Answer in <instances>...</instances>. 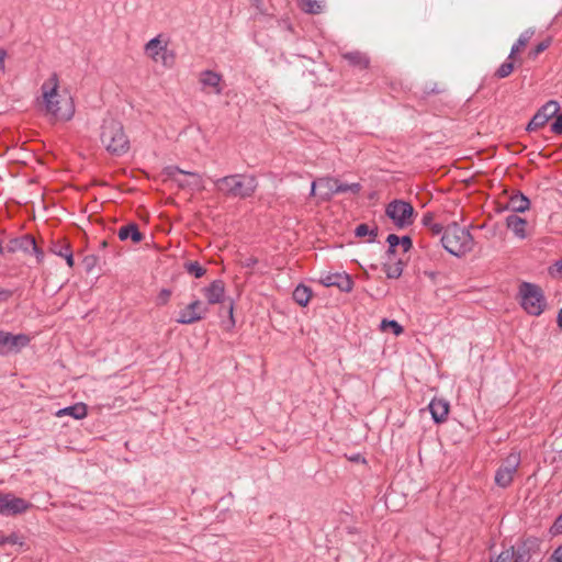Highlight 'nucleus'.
Here are the masks:
<instances>
[{"instance_id": "obj_1", "label": "nucleus", "mask_w": 562, "mask_h": 562, "mask_svg": "<svg viewBox=\"0 0 562 562\" xmlns=\"http://www.w3.org/2000/svg\"><path fill=\"white\" fill-rule=\"evenodd\" d=\"M59 80L56 74H53L42 85V97L45 113L56 121H69L75 114V104L70 97L61 95L58 92Z\"/></svg>"}, {"instance_id": "obj_2", "label": "nucleus", "mask_w": 562, "mask_h": 562, "mask_svg": "<svg viewBox=\"0 0 562 562\" xmlns=\"http://www.w3.org/2000/svg\"><path fill=\"white\" fill-rule=\"evenodd\" d=\"M218 192L231 198L247 199L254 195L258 181L252 175L235 173L215 180Z\"/></svg>"}, {"instance_id": "obj_3", "label": "nucleus", "mask_w": 562, "mask_h": 562, "mask_svg": "<svg viewBox=\"0 0 562 562\" xmlns=\"http://www.w3.org/2000/svg\"><path fill=\"white\" fill-rule=\"evenodd\" d=\"M441 244L448 252L461 257L473 250L474 239L469 229L452 223L443 231Z\"/></svg>"}, {"instance_id": "obj_4", "label": "nucleus", "mask_w": 562, "mask_h": 562, "mask_svg": "<svg viewBox=\"0 0 562 562\" xmlns=\"http://www.w3.org/2000/svg\"><path fill=\"white\" fill-rule=\"evenodd\" d=\"M101 142L108 151L114 155H122L128 149V139L122 124L114 119L103 121Z\"/></svg>"}, {"instance_id": "obj_5", "label": "nucleus", "mask_w": 562, "mask_h": 562, "mask_svg": "<svg viewBox=\"0 0 562 562\" xmlns=\"http://www.w3.org/2000/svg\"><path fill=\"white\" fill-rule=\"evenodd\" d=\"M225 292V284L222 280H214L201 289V293L207 302L206 305L221 304V311H225L229 317L228 327L231 328L235 325L234 302L226 299Z\"/></svg>"}, {"instance_id": "obj_6", "label": "nucleus", "mask_w": 562, "mask_h": 562, "mask_svg": "<svg viewBox=\"0 0 562 562\" xmlns=\"http://www.w3.org/2000/svg\"><path fill=\"white\" fill-rule=\"evenodd\" d=\"M385 214L392 220L397 228H405L413 224L415 211L411 203L403 200L390 202L385 209Z\"/></svg>"}, {"instance_id": "obj_7", "label": "nucleus", "mask_w": 562, "mask_h": 562, "mask_svg": "<svg viewBox=\"0 0 562 562\" xmlns=\"http://www.w3.org/2000/svg\"><path fill=\"white\" fill-rule=\"evenodd\" d=\"M521 306L530 315H540L543 312L544 299L541 290L533 284L522 283L519 290Z\"/></svg>"}, {"instance_id": "obj_8", "label": "nucleus", "mask_w": 562, "mask_h": 562, "mask_svg": "<svg viewBox=\"0 0 562 562\" xmlns=\"http://www.w3.org/2000/svg\"><path fill=\"white\" fill-rule=\"evenodd\" d=\"M144 49L147 57L153 61L161 63L167 68L173 66L175 53L168 49L167 42L162 41L161 35H158L147 42Z\"/></svg>"}, {"instance_id": "obj_9", "label": "nucleus", "mask_w": 562, "mask_h": 562, "mask_svg": "<svg viewBox=\"0 0 562 562\" xmlns=\"http://www.w3.org/2000/svg\"><path fill=\"white\" fill-rule=\"evenodd\" d=\"M520 464V456L519 453L513 452L510 453L499 465L495 473V483L499 487H508Z\"/></svg>"}, {"instance_id": "obj_10", "label": "nucleus", "mask_w": 562, "mask_h": 562, "mask_svg": "<svg viewBox=\"0 0 562 562\" xmlns=\"http://www.w3.org/2000/svg\"><path fill=\"white\" fill-rule=\"evenodd\" d=\"M209 313V306L201 300H194L179 312L177 323L183 325L200 322Z\"/></svg>"}, {"instance_id": "obj_11", "label": "nucleus", "mask_w": 562, "mask_h": 562, "mask_svg": "<svg viewBox=\"0 0 562 562\" xmlns=\"http://www.w3.org/2000/svg\"><path fill=\"white\" fill-rule=\"evenodd\" d=\"M8 252L23 251L36 257V262L41 263L44 259V252L37 247L35 239L30 235H24L10 240L7 245Z\"/></svg>"}, {"instance_id": "obj_12", "label": "nucleus", "mask_w": 562, "mask_h": 562, "mask_svg": "<svg viewBox=\"0 0 562 562\" xmlns=\"http://www.w3.org/2000/svg\"><path fill=\"white\" fill-rule=\"evenodd\" d=\"M318 281L324 286H336L342 292H350L353 288V281L346 272H322Z\"/></svg>"}, {"instance_id": "obj_13", "label": "nucleus", "mask_w": 562, "mask_h": 562, "mask_svg": "<svg viewBox=\"0 0 562 562\" xmlns=\"http://www.w3.org/2000/svg\"><path fill=\"white\" fill-rule=\"evenodd\" d=\"M30 342L26 335H13L11 333L0 331V356L18 352Z\"/></svg>"}, {"instance_id": "obj_14", "label": "nucleus", "mask_w": 562, "mask_h": 562, "mask_svg": "<svg viewBox=\"0 0 562 562\" xmlns=\"http://www.w3.org/2000/svg\"><path fill=\"white\" fill-rule=\"evenodd\" d=\"M31 504L13 494H4L0 496V515L12 516L24 513L30 508Z\"/></svg>"}, {"instance_id": "obj_15", "label": "nucleus", "mask_w": 562, "mask_h": 562, "mask_svg": "<svg viewBox=\"0 0 562 562\" xmlns=\"http://www.w3.org/2000/svg\"><path fill=\"white\" fill-rule=\"evenodd\" d=\"M560 105L557 101H548L531 119L527 131L532 132L541 128L547 122L558 114Z\"/></svg>"}, {"instance_id": "obj_16", "label": "nucleus", "mask_w": 562, "mask_h": 562, "mask_svg": "<svg viewBox=\"0 0 562 562\" xmlns=\"http://www.w3.org/2000/svg\"><path fill=\"white\" fill-rule=\"evenodd\" d=\"M338 179L333 177H322L312 182L311 194H315L316 187L319 189V198L323 201H329L335 194H337L336 187L338 186Z\"/></svg>"}, {"instance_id": "obj_17", "label": "nucleus", "mask_w": 562, "mask_h": 562, "mask_svg": "<svg viewBox=\"0 0 562 562\" xmlns=\"http://www.w3.org/2000/svg\"><path fill=\"white\" fill-rule=\"evenodd\" d=\"M529 554L524 547H519L515 549L510 547L508 549L503 550L495 560H491V562H528Z\"/></svg>"}, {"instance_id": "obj_18", "label": "nucleus", "mask_w": 562, "mask_h": 562, "mask_svg": "<svg viewBox=\"0 0 562 562\" xmlns=\"http://www.w3.org/2000/svg\"><path fill=\"white\" fill-rule=\"evenodd\" d=\"M176 173H181V175H186V176L190 177V179H188V180H183V181L182 180H178L179 187H181V188L199 189V190L204 188L201 175H199L196 172H191V171L182 170L179 167L170 168L169 175L175 177Z\"/></svg>"}, {"instance_id": "obj_19", "label": "nucleus", "mask_w": 562, "mask_h": 562, "mask_svg": "<svg viewBox=\"0 0 562 562\" xmlns=\"http://www.w3.org/2000/svg\"><path fill=\"white\" fill-rule=\"evenodd\" d=\"M199 81L204 89L209 88L210 92H214L215 94L222 93V76L220 74L212 70H204L200 74Z\"/></svg>"}, {"instance_id": "obj_20", "label": "nucleus", "mask_w": 562, "mask_h": 562, "mask_svg": "<svg viewBox=\"0 0 562 562\" xmlns=\"http://www.w3.org/2000/svg\"><path fill=\"white\" fill-rule=\"evenodd\" d=\"M435 423H442L447 419L449 414V403L442 398H434L428 405Z\"/></svg>"}, {"instance_id": "obj_21", "label": "nucleus", "mask_w": 562, "mask_h": 562, "mask_svg": "<svg viewBox=\"0 0 562 562\" xmlns=\"http://www.w3.org/2000/svg\"><path fill=\"white\" fill-rule=\"evenodd\" d=\"M527 221L520 216L513 214L506 217V226L513 232V234L519 239H525L527 234Z\"/></svg>"}, {"instance_id": "obj_22", "label": "nucleus", "mask_w": 562, "mask_h": 562, "mask_svg": "<svg viewBox=\"0 0 562 562\" xmlns=\"http://www.w3.org/2000/svg\"><path fill=\"white\" fill-rule=\"evenodd\" d=\"M88 414V408H87V405L85 403H76L71 406H68V407H65V408H60L58 409L56 413H55V416L56 417H64V416H70L72 417L74 419H82L87 416Z\"/></svg>"}, {"instance_id": "obj_23", "label": "nucleus", "mask_w": 562, "mask_h": 562, "mask_svg": "<svg viewBox=\"0 0 562 562\" xmlns=\"http://www.w3.org/2000/svg\"><path fill=\"white\" fill-rule=\"evenodd\" d=\"M117 236L121 240L131 239L134 244H138L144 239V235L139 232L137 224L128 223L120 227Z\"/></svg>"}, {"instance_id": "obj_24", "label": "nucleus", "mask_w": 562, "mask_h": 562, "mask_svg": "<svg viewBox=\"0 0 562 562\" xmlns=\"http://www.w3.org/2000/svg\"><path fill=\"white\" fill-rule=\"evenodd\" d=\"M530 206L529 199L522 193L518 192L513 194L508 201V209L515 213H522Z\"/></svg>"}, {"instance_id": "obj_25", "label": "nucleus", "mask_w": 562, "mask_h": 562, "mask_svg": "<svg viewBox=\"0 0 562 562\" xmlns=\"http://www.w3.org/2000/svg\"><path fill=\"white\" fill-rule=\"evenodd\" d=\"M342 58L347 60L351 66L358 67L360 69H364L369 66L368 56L359 50L344 53Z\"/></svg>"}, {"instance_id": "obj_26", "label": "nucleus", "mask_w": 562, "mask_h": 562, "mask_svg": "<svg viewBox=\"0 0 562 562\" xmlns=\"http://www.w3.org/2000/svg\"><path fill=\"white\" fill-rule=\"evenodd\" d=\"M533 34H535V31L532 29H528V30L524 31L520 34V36L517 40V42L513 45V47L510 49V54L508 56V59L514 58L515 55L517 53H519L529 43V41L531 40Z\"/></svg>"}, {"instance_id": "obj_27", "label": "nucleus", "mask_w": 562, "mask_h": 562, "mask_svg": "<svg viewBox=\"0 0 562 562\" xmlns=\"http://www.w3.org/2000/svg\"><path fill=\"white\" fill-rule=\"evenodd\" d=\"M301 10L310 14H318L324 8V0H297Z\"/></svg>"}, {"instance_id": "obj_28", "label": "nucleus", "mask_w": 562, "mask_h": 562, "mask_svg": "<svg viewBox=\"0 0 562 562\" xmlns=\"http://www.w3.org/2000/svg\"><path fill=\"white\" fill-rule=\"evenodd\" d=\"M312 291L310 288L300 284L293 291V300L301 306H306L311 300Z\"/></svg>"}, {"instance_id": "obj_29", "label": "nucleus", "mask_w": 562, "mask_h": 562, "mask_svg": "<svg viewBox=\"0 0 562 562\" xmlns=\"http://www.w3.org/2000/svg\"><path fill=\"white\" fill-rule=\"evenodd\" d=\"M186 270L195 278H202L206 270L196 261L186 263Z\"/></svg>"}, {"instance_id": "obj_30", "label": "nucleus", "mask_w": 562, "mask_h": 562, "mask_svg": "<svg viewBox=\"0 0 562 562\" xmlns=\"http://www.w3.org/2000/svg\"><path fill=\"white\" fill-rule=\"evenodd\" d=\"M380 328L385 331L387 329H392V331L398 336L403 333V327L396 321L383 319L381 322Z\"/></svg>"}, {"instance_id": "obj_31", "label": "nucleus", "mask_w": 562, "mask_h": 562, "mask_svg": "<svg viewBox=\"0 0 562 562\" xmlns=\"http://www.w3.org/2000/svg\"><path fill=\"white\" fill-rule=\"evenodd\" d=\"M361 190V186L359 183H340L338 182V186L336 187L337 194L338 193H345V192H352L353 194L359 193Z\"/></svg>"}, {"instance_id": "obj_32", "label": "nucleus", "mask_w": 562, "mask_h": 562, "mask_svg": "<svg viewBox=\"0 0 562 562\" xmlns=\"http://www.w3.org/2000/svg\"><path fill=\"white\" fill-rule=\"evenodd\" d=\"M514 70V64L509 60L503 63L499 68L496 70L495 76L497 78H506L508 77Z\"/></svg>"}, {"instance_id": "obj_33", "label": "nucleus", "mask_w": 562, "mask_h": 562, "mask_svg": "<svg viewBox=\"0 0 562 562\" xmlns=\"http://www.w3.org/2000/svg\"><path fill=\"white\" fill-rule=\"evenodd\" d=\"M403 272V263L402 261H397L396 263L389 266L386 269L387 278L396 279L401 277Z\"/></svg>"}, {"instance_id": "obj_34", "label": "nucleus", "mask_w": 562, "mask_h": 562, "mask_svg": "<svg viewBox=\"0 0 562 562\" xmlns=\"http://www.w3.org/2000/svg\"><path fill=\"white\" fill-rule=\"evenodd\" d=\"M65 248H70V245L66 241H55L53 243L52 247H50V250L52 252H54L55 255L59 256V257H64L65 256Z\"/></svg>"}, {"instance_id": "obj_35", "label": "nucleus", "mask_w": 562, "mask_h": 562, "mask_svg": "<svg viewBox=\"0 0 562 562\" xmlns=\"http://www.w3.org/2000/svg\"><path fill=\"white\" fill-rule=\"evenodd\" d=\"M355 234L357 237H364L371 235L373 238L376 236V232L370 229L367 224H360L356 227Z\"/></svg>"}, {"instance_id": "obj_36", "label": "nucleus", "mask_w": 562, "mask_h": 562, "mask_svg": "<svg viewBox=\"0 0 562 562\" xmlns=\"http://www.w3.org/2000/svg\"><path fill=\"white\" fill-rule=\"evenodd\" d=\"M549 40L539 43L532 50L529 52V57L533 59L537 58L539 54H541L549 47Z\"/></svg>"}, {"instance_id": "obj_37", "label": "nucleus", "mask_w": 562, "mask_h": 562, "mask_svg": "<svg viewBox=\"0 0 562 562\" xmlns=\"http://www.w3.org/2000/svg\"><path fill=\"white\" fill-rule=\"evenodd\" d=\"M170 296L171 291L169 289H162L157 295L156 304L160 306L166 305L169 302Z\"/></svg>"}, {"instance_id": "obj_38", "label": "nucleus", "mask_w": 562, "mask_h": 562, "mask_svg": "<svg viewBox=\"0 0 562 562\" xmlns=\"http://www.w3.org/2000/svg\"><path fill=\"white\" fill-rule=\"evenodd\" d=\"M549 273L553 278L562 279V259L555 261L550 268Z\"/></svg>"}, {"instance_id": "obj_39", "label": "nucleus", "mask_w": 562, "mask_h": 562, "mask_svg": "<svg viewBox=\"0 0 562 562\" xmlns=\"http://www.w3.org/2000/svg\"><path fill=\"white\" fill-rule=\"evenodd\" d=\"M386 241L389 244V252H394L395 248L400 246L401 237L394 234H390L386 238Z\"/></svg>"}, {"instance_id": "obj_40", "label": "nucleus", "mask_w": 562, "mask_h": 562, "mask_svg": "<svg viewBox=\"0 0 562 562\" xmlns=\"http://www.w3.org/2000/svg\"><path fill=\"white\" fill-rule=\"evenodd\" d=\"M551 131L554 134H562V114L557 115L555 121L551 124Z\"/></svg>"}, {"instance_id": "obj_41", "label": "nucleus", "mask_w": 562, "mask_h": 562, "mask_svg": "<svg viewBox=\"0 0 562 562\" xmlns=\"http://www.w3.org/2000/svg\"><path fill=\"white\" fill-rule=\"evenodd\" d=\"M258 262V259L254 256H248L241 260V266L245 268H254Z\"/></svg>"}, {"instance_id": "obj_42", "label": "nucleus", "mask_w": 562, "mask_h": 562, "mask_svg": "<svg viewBox=\"0 0 562 562\" xmlns=\"http://www.w3.org/2000/svg\"><path fill=\"white\" fill-rule=\"evenodd\" d=\"M400 246L403 248L404 252H407L413 246L411 237H408V236L401 237Z\"/></svg>"}, {"instance_id": "obj_43", "label": "nucleus", "mask_w": 562, "mask_h": 562, "mask_svg": "<svg viewBox=\"0 0 562 562\" xmlns=\"http://www.w3.org/2000/svg\"><path fill=\"white\" fill-rule=\"evenodd\" d=\"M551 532L558 535L562 532V518L559 516L551 527Z\"/></svg>"}, {"instance_id": "obj_44", "label": "nucleus", "mask_w": 562, "mask_h": 562, "mask_svg": "<svg viewBox=\"0 0 562 562\" xmlns=\"http://www.w3.org/2000/svg\"><path fill=\"white\" fill-rule=\"evenodd\" d=\"M18 542V537L14 535L8 536V537H0V546H3L5 543L15 544Z\"/></svg>"}, {"instance_id": "obj_45", "label": "nucleus", "mask_w": 562, "mask_h": 562, "mask_svg": "<svg viewBox=\"0 0 562 562\" xmlns=\"http://www.w3.org/2000/svg\"><path fill=\"white\" fill-rule=\"evenodd\" d=\"M551 562H562V546L554 550L551 555Z\"/></svg>"}, {"instance_id": "obj_46", "label": "nucleus", "mask_w": 562, "mask_h": 562, "mask_svg": "<svg viewBox=\"0 0 562 562\" xmlns=\"http://www.w3.org/2000/svg\"><path fill=\"white\" fill-rule=\"evenodd\" d=\"M63 258L66 259L68 267L71 268L74 266V256L70 248H65V256Z\"/></svg>"}, {"instance_id": "obj_47", "label": "nucleus", "mask_w": 562, "mask_h": 562, "mask_svg": "<svg viewBox=\"0 0 562 562\" xmlns=\"http://www.w3.org/2000/svg\"><path fill=\"white\" fill-rule=\"evenodd\" d=\"M422 223L426 227H429L434 223V215L431 213L424 214Z\"/></svg>"}, {"instance_id": "obj_48", "label": "nucleus", "mask_w": 562, "mask_h": 562, "mask_svg": "<svg viewBox=\"0 0 562 562\" xmlns=\"http://www.w3.org/2000/svg\"><path fill=\"white\" fill-rule=\"evenodd\" d=\"M428 228L434 235H440L443 231V227L437 223H432Z\"/></svg>"}, {"instance_id": "obj_49", "label": "nucleus", "mask_w": 562, "mask_h": 562, "mask_svg": "<svg viewBox=\"0 0 562 562\" xmlns=\"http://www.w3.org/2000/svg\"><path fill=\"white\" fill-rule=\"evenodd\" d=\"M7 57V52L0 48V70H4V60Z\"/></svg>"}, {"instance_id": "obj_50", "label": "nucleus", "mask_w": 562, "mask_h": 562, "mask_svg": "<svg viewBox=\"0 0 562 562\" xmlns=\"http://www.w3.org/2000/svg\"><path fill=\"white\" fill-rule=\"evenodd\" d=\"M9 295L10 293L8 291L0 290V296L2 297V300H5Z\"/></svg>"}, {"instance_id": "obj_51", "label": "nucleus", "mask_w": 562, "mask_h": 562, "mask_svg": "<svg viewBox=\"0 0 562 562\" xmlns=\"http://www.w3.org/2000/svg\"><path fill=\"white\" fill-rule=\"evenodd\" d=\"M557 322H558V325L562 328V308L559 312Z\"/></svg>"}, {"instance_id": "obj_52", "label": "nucleus", "mask_w": 562, "mask_h": 562, "mask_svg": "<svg viewBox=\"0 0 562 562\" xmlns=\"http://www.w3.org/2000/svg\"><path fill=\"white\" fill-rule=\"evenodd\" d=\"M250 1H251V3H252L254 5H256V7H259V4H260V2H261V0H250Z\"/></svg>"}, {"instance_id": "obj_53", "label": "nucleus", "mask_w": 562, "mask_h": 562, "mask_svg": "<svg viewBox=\"0 0 562 562\" xmlns=\"http://www.w3.org/2000/svg\"><path fill=\"white\" fill-rule=\"evenodd\" d=\"M560 517L562 518V514L560 515Z\"/></svg>"}]
</instances>
